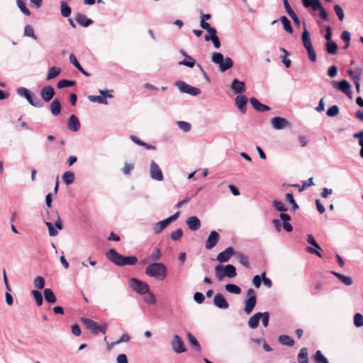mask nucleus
Returning a JSON list of instances; mask_svg holds the SVG:
<instances>
[{
    "label": "nucleus",
    "instance_id": "f257e3e1",
    "mask_svg": "<svg viewBox=\"0 0 363 363\" xmlns=\"http://www.w3.org/2000/svg\"><path fill=\"white\" fill-rule=\"evenodd\" d=\"M108 260L118 266L135 265L138 262V258L135 256H124L119 254L116 250L110 249L106 253Z\"/></svg>",
    "mask_w": 363,
    "mask_h": 363
},
{
    "label": "nucleus",
    "instance_id": "f03ea898",
    "mask_svg": "<svg viewBox=\"0 0 363 363\" xmlns=\"http://www.w3.org/2000/svg\"><path fill=\"white\" fill-rule=\"evenodd\" d=\"M145 274L150 277L164 280L167 275V268L163 263L154 262L146 267Z\"/></svg>",
    "mask_w": 363,
    "mask_h": 363
},
{
    "label": "nucleus",
    "instance_id": "7ed1b4c3",
    "mask_svg": "<svg viewBox=\"0 0 363 363\" xmlns=\"http://www.w3.org/2000/svg\"><path fill=\"white\" fill-rule=\"evenodd\" d=\"M214 272L216 277L219 281H223L225 277L228 278H233L237 275L236 269L235 266L232 264H227L225 266L218 264L215 267Z\"/></svg>",
    "mask_w": 363,
    "mask_h": 363
},
{
    "label": "nucleus",
    "instance_id": "20e7f679",
    "mask_svg": "<svg viewBox=\"0 0 363 363\" xmlns=\"http://www.w3.org/2000/svg\"><path fill=\"white\" fill-rule=\"evenodd\" d=\"M212 61L219 65L221 72H225L233 66V61L230 57L223 58V55L220 52H213L211 57Z\"/></svg>",
    "mask_w": 363,
    "mask_h": 363
},
{
    "label": "nucleus",
    "instance_id": "39448f33",
    "mask_svg": "<svg viewBox=\"0 0 363 363\" xmlns=\"http://www.w3.org/2000/svg\"><path fill=\"white\" fill-rule=\"evenodd\" d=\"M81 322L86 329L90 330L92 333L96 335L99 332L103 334L106 333L107 329V324L99 325L96 322L86 318H82Z\"/></svg>",
    "mask_w": 363,
    "mask_h": 363
},
{
    "label": "nucleus",
    "instance_id": "423d86ee",
    "mask_svg": "<svg viewBox=\"0 0 363 363\" xmlns=\"http://www.w3.org/2000/svg\"><path fill=\"white\" fill-rule=\"evenodd\" d=\"M304 7L311 8L313 11H319L320 17L328 21V15L326 10L323 7L319 0H301Z\"/></svg>",
    "mask_w": 363,
    "mask_h": 363
},
{
    "label": "nucleus",
    "instance_id": "0eeeda50",
    "mask_svg": "<svg viewBox=\"0 0 363 363\" xmlns=\"http://www.w3.org/2000/svg\"><path fill=\"white\" fill-rule=\"evenodd\" d=\"M17 93L21 96L25 97L30 104L35 107H42V101L37 97L34 96V94L28 89L24 87H21L17 89Z\"/></svg>",
    "mask_w": 363,
    "mask_h": 363
},
{
    "label": "nucleus",
    "instance_id": "6e6552de",
    "mask_svg": "<svg viewBox=\"0 0 363 363\" xmlns=\"http://www.w3.org/2000/svg\"><path fill=\"white\" fill-rule=\"evenodd\" d=\"M129 286L140 294H145L149 292L150 287L148 284L136 278H130L128 281Z\"/></svg>",
    "mask_w": 363,
    "mask_h": 363
},
{
    "label": "nucleus",
    "instance_id": "1a4fd4ad",
    "mask_svg": "<svg viewBox=\"0 0 363 363\" xmlns=\"http://www.w3.org/2000/svg\"><path fill=\"white\" fill-rule=\"evenodd\" d=\"M247 294L249 297L245 301L244 311L246 314L249 315L252 313L256 305L257 298L255 291L253 289H248Z\"/></svg>",
    "mask_w": 363,
    "mask_h": 363
},
{
    "label": "nucleus",
    "instance_id": "9d476101",
    "mask_svg": "<svg viewBox=\"0 0 363 363\" xmlns=\"http://www.w3.org/2000/svg\"><path fill=\"white\" fill-rule=\"evenodd\" d=\"M176 86L181 92L186 93L191 96H197L201 93V90L199 88L194 87L184 82H177Z\"/></svg>",
    "mask_w": 363,
    "mask_h": 363
},
{
    "label": "nucleus",
    "instance_id": "9b49d317",
    "mask_svg": "<svg viewBox=\"0 0 363 363\" xmlns=\"http://www.w3.org/2000/svg\"><path fill=\"white\" fill-rule=\"evenodd\" d=\"M172 350L178 354L184 352L186 349L184 347V343L182 339L177 335H174L171 341Z\"/></svg>",
    "mask_w": 363,
    "mask_h": 363
},
{
    "label": "nucleus",
    "instance_id": "f8f14e48",
    "mask_svg": "<svg viewBox=\"0 0 363 363\" xmlns=\"http://www.w3.org/2000/svg\"><path fill=\"white\" fill-rule=\"evenodd\" d=\"M271 124L274 129L280 130L285 128H291V123L284 118L276 116L271 119Z\"/></svg>",
    "mask_w": 363,
    "mask_h": 363
},
{
    "label": "nucleus",
    "instance_id": "ddd939ff",
    "mask_svg": "<svg viewBox=\"0 0 363 363\" xmlns=\"http://www.w3.org/2000/svg\"><path fill=\"white\" fill-rule=\"evenodd\" d=\"M150 177L152 179L157 181H162L164 179L162 172L160 167L154 162L152 161L150 163Z\"/></svg>",
    "mask_w": 363,
    "mask_h": 363
},
{
    "label": "nucleus",
    "instance_id": "4468645a",
    "mask_svg": "<svg viewBox=\"0 0 363 363\" xmlns=\"http://www.w3.org/2000/svg\"><path fill=\"white\" fill-rule=\"evenodd\" d=\"M219 238H220V235L216 231H215V230L211 231L206 241V243H205L206 248L208 250H211L213 247H214L217 245V243L219 240Z\"/></svg>",
    "mask_w": 363,
    "mask_h": 363
},
{
    "label": "nucleus",
    "instance_id": "2eb2a0df",
    "mask_svg": "<svg viewBox=\"0 0 363 363\" xmlns=\"http://www.w3.org/2000/svg\"><path fill=\"white\" fill-rule=\"evenodd\" d=\"M234 255H235L234 249L232 247H228L218 255L216 259L220 262H226Z\"/></svg>",
    "mask_w": 363,
    "mask_h": 363
},
{
    "label": "nucleus",
    "instance_id": "dca6fc26",
    "mask_svg": "<svg viewBox=\"0 0 363 363\" xmlns=\"http://www.w3.org/2000/svg\"><path fill=\"white\" fill-rule=\"evenodd\" d=\"M54 95V88L50 85L44 86L40 91V96L46 102L50 101L53 98Z\"/></svg>",
    "mask_w": 363,
    "mask_h": 363
},
{
    "label": "nucleus",
    "instance_id": "f3484780",
    "mask_svg": "<svg viewBox=\"0 0 363 363\" xmlns=\"http://www.w3.org/2000/svg\"><path fill=\"white\" fill-rule=\"evenodd\" d=\"M333 86L338 89L341 91H342L344 94H345L347 96H350L351 94V86L350 83L346 79H342L339 83L335 82L333 84Z\"/></svg>",
    "mask_w": 363,
    "mask_h": 363
},
{
    "label": "nucleus",
    "instance_id": "a211bd4d",
    "mask_svg": "<svg viewBox=\"0 0 363 363\" xmlns=\"http://www.w3.org/2000/svg\"><path fill=\"white\" fill-rule=\"evenodd\" d=\"M214 305L221 309H227L229 307V304L221 294H216L213 298Z\"/></svg>",
    "mask_w": 363,
    "mask_h": 363
},
{
    "label": "nucleus",
    "instance_id": "6ab92c4d",
    "mask_svg": "<svg viewBox=\"0 0 363 363\" xmlns=\"http://www.w3.org/2000/svg\"><path fill=\"white\" fill-rule=\"evenodd\" d=\"M48 219L55 221V225L57 230L62 229V223L57 211H47Z\"/></svg>",
    "mask_w": 363,
    "mask_h": 363
},
{
    "label": "nucleus",
    "instance_id": "aec40b11",
    "mask_svg": "<svg viewBox=\"0 0 363 363\" xmlns=\"http://www.w3.org/2000/svg\"><path fill=\"white\" fill-rule=\"evenodd\" d=\"M80 123L75 115H71L67 122L68 128L74 132L78 131L80 129Z\"/></svg>",
    "mask_w": 363,
    "mask_h": 363
},
{
    "label": "nucleus",
    "instance_id": "412c9836",
    "mask_svg": "<svg viewBox=\"0 0 363 363\" xmlns=\"http://www.w3.org/2000/svg\"><path fill=\"white\" fill-rule=\"evenodd\" d=\"M186 223L189 229L194 231L199 230L201 227L200 220L196 216L188 218Z\"/></svg>",
    "mask_w": 363,
    "mask_h": 363
},
{
    "label": "nucleus",
    "instance_id": "4be33fe9",
    "mask_svg": "<svg viewBox=\"0 0 363 363\" xmlns=\"http://www.w3.org/2000/svg\"><path fill=\"white\" fill-rule=\"evenodd\" d=\"M231 89L237 94H242L245 91V84L235 79L231 84Z\"/></svg>",
    "mask_w": 363,
    "mask_h": 363
},
{
    "label": "nucleus",
    "instance_id": "5701e85b",
    "mask_svg": "<svg viewBox=\"0 0 363 363\" xmlns=\"http://www.w3.org/2000/svg\"><path fill=\"white\" fill-rule=\"evenodd\" d=\"M247 102V98L243 95L237 96L235 98V104L238 108L242 113H246V104Z\"/></svg>",
    "mask_w": 363,
    "mask_h": 363
},
{
    "label": "nucleus",
    "instance_id": "b1692460",
    "mask_svg": "<svg viewBox=\"0 0 363 363\" xmlns=\"http://www.w3.org/2000/svg\"><path fill=\"white\" fill-rule=\"evenodd\" d=\"M252 107L257 111L264 112L270 110V108L260 103L256 98H251L250 100Z\"/></svg>",
    "mask_w": 363,
    "mask_h": 363
},
{
    "label": "nucleus",
    "instance_id": "393cba45",
    "mask_svg": "<svg viewBox=\"0 0 363 363\" xmlns=\"http://www.w3.org/2000/svg\"><path fill=\"white\" fill-rule=\"evenodd\" d=\"M75 21L81 26L87 27L91 25L93 21L90 18H88L85 15L82 13H77L75 15Z\"/></svg>",
    "mask_w": 363,
    "mask_h": 363
},
{
    "label": "nucleus",
    "instance_id": "a878e982",
    "mask_svg": "<svg viewBox=\"0 0 363 363\" xmlns=\"http://www.w3.org/2000/svg\"><path fill=\"white\" fill-rule=\"evenodd\" d=\"M301 40L303 47L307 50L313 48L312 43L310 38V33L307 30L306 28H304L303 32L302 33Z\"/></svg>",
    "mask_w": 363,
    "mask_h": 363
},
{
    "label": "nucleus",
    "instance_id": "bb28decb",
    "mask_svg": "<svg viewBox=\"0 0 363 363\" xmlns=\"http://www.w3.org/2000/svg\"><path fill=\"white\" fill-rule=\"evenodd\" d=\"M44 296L45 301L49 303H54L56 302V296L51 289L47 288L44 289Z\"/></svg>",
    "mask_w": 363,
    "mask_h": 363
},
{
    "label": "nucleus",
    "instance_id": "cd10ccee",
    "mask_svg": "<svg viewBox=\"0 0 363 363\" xmlns=\"http://www.w3.org/2000/svg\"><path fill=\"white\" fill-rule=\"evenodd\" d=\"M261 313H257L253 315L248 320V325L251 328H256L258 325L259 320L261 319Z\"/></svg>",
    "mask_w": 363,
    "mask_h": 363
},
{
    "label": "nucleus",
    "instance_id": "c85d7f7f",
    "mask_svg": "<svg viewBox=\"0 0 363 363\" xmlns=\"http://www.w3.org/2000/svg\"><path fill=\"white\" fill-rule=\"evenodd\" d=\"M50 111L54 116H57L61 111V104L58 99H54L50 104Z\"/></svg>",
    "mask_w": 363,
    "mask_h": 363
},
{
    "label": "nucleus",
    "instance_id": "c756f323",
    "mask_svg": "<svg viewBox=\"0 0 363 363\" xmlns=\"http://www.w3.org/2000/svg\"><path fill=\"white\" fill-rule=\"evenodd\" d=\"M332 274H334L341 282H342L347 286H350L353 283L352 279L350 277H347L335 272H333Z\"/></svg>",
    "mask_w": 363,
    "mask_h": 363
},
{
    "label": "nucleus",
    "instance_id": "7c9ffc66",
    "mask_svg": "<svg viewBox=\"0 0 363 363\" xmlns=\"http://www.w3.org/2000/svg\"><path fill=\"white\" fill-rule=\"evenodd\" d=\"M279 342L283 345L291 347L294 345V340L289 335H281L279 337Z\"/></svg>",
    "mask_w": 363,
    "mask_h": 363
},
{
    "label": "nucleus",
    "instance_id": "2f4dec72",
    "mask_svg": "<svg viewBox=\"0 0 363 363\" xmlns=\"http://www.w3.org/2000/svg\"><path fill=\"white\" fill-rule=\"evenodd\" d=\"M236 257L238 259L239 263L246 268H250L249 258L247 255L242 252L235 253Z\"/></svg>",
    "mask_w": 363,
    "mask_h": 363
},
{
    "label": "nucleus",
    "instance_id": "473e14b6",
    "mask_svg": "<svg viewBox=\"0 0 363 363\" xmlns=\"http://www.w3.org/2000/svg\"><path fill=\"white\" fill-rule=\"evenodd\" d=\"M201 21H200V26L203 29H207L208 28H211V25L206 22L207 20H209L211 18V14L209 13H201L200 14Z\"/></svg>",
    "mask_w": 363,
    "mask_h": 363
},
{
    "label": "nucleus",
    "instance_id": "72a5a7b5",
    "mask_svg": "<svg viewBox=\"0 0 363 363\" xmlns=\"http://www.w3.org/2000/svg\"><path fill=\"white\" fill-rule=\"evenodd\" d=\"M298 360L299 363H309L307 348L303 347L301 349L298 354Z\"/></svg>",
    "mask_w": 363,
    "mask_h": 363
},
{
    "label": "nucleus",
    "instance_id": "f704fd0d",
    "mask_svg": "<svg viewBox=\"0 0 363 363\" xmlns=\"http://www.w3.org/2000/svg\"><path fill=\"white\" fill-rule=\"evenodd\" d=\"M169 224V221L165 219L156 223L154 227V232L156 234L161 233Z\"/></svg>",
    "mask_w": 363,
    "mask_h": 363
},
{
    "label": "nucleus",
    "instance_id": "c9c22d12",
    "mask_svg": "<svg viewBox=\"0 0 363 363\" xmlns=\"http://www.w3.org/2000/svg\"><path fill=\"white\" fill-rule=\"evenodd\" d=\"M61 72V69L57 67H52L49 69L48 73L47 75V80H50L57 77Z\"/></svg>",
    "mask_w": 363,
    "mask_h": 363
},
{
    "label": "nucleus",
    "instance_id": "e433bc0d",
    "mask_svg": "<svg viewBox=\"0 0 363 363\" xmlns=\"http://www.w3.org/2000/svg\"><path fill=\"white\" fill-rule=\"evenodd\" d=\"M75 175L72 172H65L62 176V180L65 184L69 185L73 183Z\"/></svg>",
    "mask_w": 363,
    "mask_h": 363
},
{
    "label": "nucleus",
    "instance_id": "4c0bfd02",
    "mask_svg": "<svg viewBox=\"0 0 363 363\" xmlns=\"http://www.w3.org/2000/svg\"><path fill=\"white\" fill-rule=\"evenodd\" d=\"M16 3L18 8L24 15L27 16L30 15V10L26 7V0H16Z\"/></svg>",
    "mask_w": 363,
    "mask_h": 363
},
{
    "label": "nucleus",
    "instance_id": "58836bf2",
    "mask_svg": "<svg viewBox=\"0 0 363 363\" xmlns=\"http://www.w3.org/2000/svg\"><path fill=\"white\" fill-rule=\"evenodd\" d=\"M337 45L333 41L326 43V51L330 55H335L337 52Z\"/></svg>",
    "mask_w": 363,
    "mask_h": 363
},
{
    "label": "nucleus",
    "instance_id": "ea45409f",
    "mask_svg": "<svg viewBox=\"0 0 363 363\" xmlns=\"http://www.w3.org/2000/svg\"><path fill=\"white\" fill-rule=\"evenodd\" d=\"M285 200L289 202L292 206V209L294 211H296L299 206L297 203L294 199V195L292 192H289L285 196Z\"/></svg>",
    "mask_w": 363,
    "mask_h": 363
},
{
    "label": "nucleus",
    "instance_id": "a19ab883",
    "mask_svg": "<svg viewBox=\"0 0 363 363\" xmlns=\"http://www.w3.org/2000/svg\"><path fill=\"white\" fill-rule=\"evenodd\" d=\"M315 363H329L327 358L320 350H317L313 356Z\"/></svg>",
    "mask_w": 363,
    "mask_h": 363
},
{
    "label": "nucleus",
    "instance_id": "79ce46f5",
    "mask_svg": "<svg viewBox=\"0 0 363 363\" xmlns=\"http://www.w3.org/2000/svg\"><path fill=\"white\" fill-rule=\"evenodd\" d=\"M61 14L64 17H68L71 14V9L65 1H62L60 4Z\"/></svg>",
    "mask_w": 363,
    "mask_h": 363
},
{
    "label": "nucleus",
    "instance_id": "37998d69",
    "mask_svg": "<svg viewBox=\"0 0 363 363\" xmlns=\"http://www.w3.org/2000/svg\"><path fill=\"white\" fill-rule=\"evenodd\" d=\"M280 21L284 26V30L289 33H292L293 29L289 20L286 16H283L280 18Z\"/></svg>",
    "mask_w": 363,
    "mask_h": 363
},
{
    "label": "nucleus",
    "instance_id": "c03bdc74",
    "mask_svg": "<svg viewBox=\"0 0 363 363\" xmlns=\"http://www.w3.org/2000/svg\"><path fill=\"white\" fill-rule=\"evenodd\" d=\"M187 337L189 339V342L192 345V346L194 347V348L198 351L200 352L201 350V347L197 340L195 338L194 336H193L190 333L187 334Z\"/></svg>",
    "mask_w": 363,
    "mask_h": 363
},
{
    "label": "nucleus",
    "instance_id": "a18cd8bd",
    "mask_svg": "<svg viewBox=\"0 0 363 363\" xmlns=\"http://www.w3.org/2000/svg\"><path fill=\"white\" fill-rule=\"evenodd\" d=\"M225 289L230 293L235 294H240L241 293V289L235 284H228L225 285Z\"/></svg>",
    "mask_w": 363,
    "mask_h": 363
},
{
    "label": "nucleus",
    "instance_id": "49530a36",
    "mask_svg": "<svg viewBox=\"0 0 363 363\" xmlns=\"http://www.w3.org/2000/svg\"><path fill=\"white\" fill-rule=\"evenodd\" d=\"M31 294L36 302V304L38 306H41L43 304V301L42 294L39 291H37V290H33L31 291Z\"/></svg>",
    "mask_w": 363,
    "mask_h": 363
},
{
    "label": "nucleus",
    "instance_id": "de8ad7c7",
    "mask_svg": "<svg viewBox=\"0 0 363 363\" xmlns=\"http://www.w3.org/2000/svg\"><path fill=\"white\" fill-rule=\"evenodd\" d=\"M272 205L277 211L280 212H285L288 210L287 208L281 201L277 200H274L272 201Z\"/></svg>",
    "mask_w": 363,
    "mask_h": 363
},
{
    "label": "nucleus",
    "instance_id": "09e8293b",
    "mask_svg": "<svg viewBox=\"0 0 363 363\" xmlns=\"http://www.w3.org/2000/svg\"><path fill=\"white\" fill-rule=\"evenodd\" d=\"M75 84L74 81L67 80V79H62L57 82V88L62 89L65 87H69L73 86Z\"/></svg>",
    "mask_w": 363,
    "mask_h": 363
},
{
    "label": "nucleus",
    "instance_id": "8fccbe9b",
    "mask_svg": "<svg viewBox=\"0 0 363 363\" xmlns=\"http://www.w3.org/2000/svg\"><path fill=\"white\" fill-rule=\"evenodd\" d=\"M162 257L161 251L159 248H155L151 255L149 257V259L151 261H157L160 259Z\"/></svg>",
    "mask_w": 363,
    "mask_h": 363
},
{
    "label": "nucleus",
    "instance_id": "3c124183",
    "mask_svg": "<svg viewBox=\"0 0 363 363\" xmlns=\"http://www.w3.org/2000/svg\"><path fill=\"white\" fill-rule=\"evenodd\" d=\"M195 60L190 56H186L185 59L179 62V65H185L189 67H193L195 65Z\"/></svg>",
    "mask_w": 363,
    "mask_h": 363
},
{
    "label": "nucleus",
    "instance_id": "603ef678",
    "mask_svg": "<svg viewBox=\"0 0 363 363\" xmlns=\"http://www.w3.org/2000/svg\"><path fill=\"white\" fill-rule=\"evenodd\" d=\"M24 35L27 37H30L34 40L37 39L36 35H35L34 30L30 25L26 26L24 28Z\"/></svg>",
    "mask_w": 363,
    "mask_h": 363
},
{
    "label": "nucleus",
    "instance_id": "864d4df0",
    "mask_svg": "<svg viewBox=\"0 0 363 363\" xmlns=\"http://www.w3.org/2000/svg\"><path fill=\"white\" fill-rule=\"evenodd\" d=\"M34 285L39 289H43L45 286V279L43 277L38 276L34 279Z\"/></svg>",
    "mask_w": 363,
    "mask_h": 363
},
{
    "label": "nucleus",
    "instance_id": "5fc2aeb1",
    "mask_svg": "<svg viewBox=\"0 0 363 363\" xmlns=\"http://www.w3.org/2000/svg\"><path fill=\"white\" fill-rule=\"evenodd\" d=\"M339 113V108L337 105H333L327 111V115L329 117H335Z\"/></svg>",
    "mask_w": 363,
    "mask_h": 363
},
{
    "label": "nucleus",
    "instance_id": "6e6d98bb",
    "mask_svg": "<svg viewBox=\"0 0 363 363\" xmlns=\"http://www.w3.org/2000/svg\"><path fill=\"white\" fill-rule=\"evenodd\" d=\"M206 30L208 31V33H209V35H205V40L206 41H210V40H212L213 38H214V36L216 35V34H217V30L215 28H208L207 29H205Z\"/></svg>",
    "mask_w": 363,
    "mask_h": 363
},
{
    "label": "nucleus",
    "instance_id": "4d7b16f0",
    "mask_svg": "<svg viewBox=\"0 0 363 363\" xmlns=\"http://www.w3.org/2000/svg\"><path fill=\"white\" fill-rule=\"evenodd\" d=\"M349 76L351 79L354 82L360 81V72L357 71H353L352 69H349L347 71Z\"/></svg>",
    "mask_w": 363,
    "mask_h": 363
},
{
    "label": "nucleus",
    "instance_id": "13d9d810",
    "mask_svg": "<svg viewBox=\"0 0 363 363\" xmlns=\"http://www.w3.org/2000/svg\"><path fill=\"white\" fill-rule=\"evenodd\" d=\"M354 324L356 327L363 326V315L359 313L354 316Z\"/></svg>",
    "mask_w": 363,
    "mask_h": 363
},
{
    "label": "nucleus",
    "instance_id": "bf43d9fd",
    "mask_svg": "<svg viewBox=\"0 0 363 363\" xmlns=\"http://www.w3.org/2000/svg\"><path fill=\"white\" fill-rule=\"evenodd\" d=\"M88 99L91 102H98L99 104H105L106 103V99L104 96H92L90 95L88 96Z\"/></svg>",
    "mask_w": 363,
    "mask_h": 363
},
{
    "label": "nucleus",
    "instance_id": "052dcab7",
    "mask_svg": "<svg viewBox=\"0 0 363 363\" xmlns=\"http://www.w3.org/2000/svg\"><path fill=\"white\" fill-rule=\"evenodd\" d=\"M177 125L179 128L184 132H188L191 130V125L189 123L186 121H178Z\"/></svg>",
    "mask_w": 363,
    "mask_h": 363
},
{
    "label": "nucleus",
    "instance_id": "680f3d73",
    "mask_svg": "<svg viewBox=\"0 0 363 363\" xmlns=\"http://www.w3.org/2000/svg\"><path fill=\"white\" fill-rule=\"evenodd\" d=\"M183 235V231L181 228H178L175 231L171 233L170 238L172 240H179Z\"/></svg>",
    "mask_w": 363,
    "mask_h": 363
},
{
    "label": "nucleus",
    "instance_id": "e2e57ef3",
    "mask_svg": "<svg viewBox=\"0 0 363 363\" xmlns=\"http://www.w3.org/2000/svg\"><path fill=\"white\" fill-rule=\"evenodd\" d=\"M45 225H47L49 231V235L51 237L56 236L58 234L57 230L55 229L53 225L50 221H45Z\"/></svg>",
    "mask_w": 363,
    "mask_h": 363
},
{
    "label": "nucleus",
    "instance_id": "0e129e2a",
    "mask_svg": "<svg viewBox=\"0 0 363 363\" xmlns=\"http://www.w3.org/2000/svg\"><path fill=\"white\" fill-rule=\"evenodd\" d=\"M334 11L336 13L338 18L340 21H343L345 15L342 9L339 5H335L334 6Z\"/></svg>",
    "mask_w": 363,
    "mask_h": 363
},
{
    "label": "nucleus",
    "instance_id": "69168bd1",
    "mask_svg": "<svg viewBox=\"0 0 363 363\" xmlns=\"http://www.w3.org/2000/svg\"><path fill=\"white\" fill-rule=\"evenodd\" d=\"M281 50L284 53V55L282 57V62L284 64L286 68H289L291 66V60L286 58V56L289 55V52L284 49L281 48Z\"/></svg>",
    "mask_w": 363,
    "mask_h": 363
},
{
    "label": "nucleus",
    "instance_id": "338daca9",
    "mask_svg": "<svg viewBox=\"0 0 363 363\" xmlns=\"http://www.w3.org/2000/svg\"><path fill=\"white\" fill-rule=\"evenodd\" d=\"M289 16L291 18V19L294 21V23L299 26L301 24V21L298 17V16L294 13L293 10L289 11V12H287Z\"/></svg>",
    "mask_w": 363,
    "mask_h": 363
},
{
    "label": "nucleus",
    "instance_id": "774afa93",
    "mask_svg": "<svg viewBox=\"0 0 363 363\" xmlns=\"http://www.w3.org/2000/svg\"><path fill=\"white\" fill-rule=\"evenodd\" d=\"M194 301L198 303H202L204 301L205 297L201 292H196L194 295Z\"/></svg>",
    "mask_w": 363,
    "mask_h": 363
}]
</instances>
